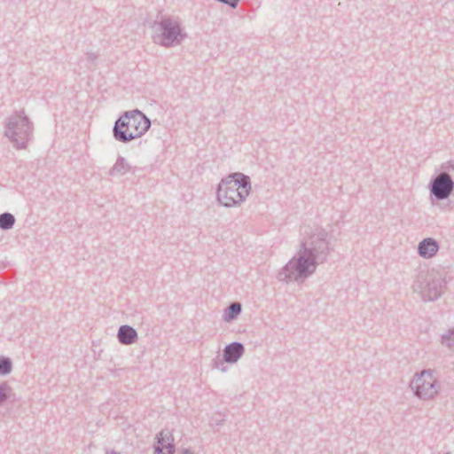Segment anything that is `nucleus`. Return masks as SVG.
Instances as JSON below:
<instances>
[{"label":"nucleus","instance_id":"f8f14e48","mask_svg":"<svg viewBox=\"0 0 454 454\" xmlns=\"http://www.w3.org/2000/svg\"><path fill=\"white\" fill-rule=\"evenodd\" d=\"M15 217L12 214L4 212L0 215V229L3 231L11 230L15 223Z\"/></svg>","mask_w":454,"mask_h":454},{"label":"nucleus","instance_id":"0eeeda50","mask_svg":"<svg viewBox=\"0 0 454 454\" xmlns=\"http://www.w3.org/2000/svg\"><path fill=\"white\" fill-rule=\"evenodd\" d=\"M117 339L123 345H130L137 340L138 334L132 326L123 325L119 327Z\"/></svg>","mask_w":454,"mask_h":454},{"label":"nucleus","instance_id":"1a4fd4ad","mask_svg":"<svg viewBox=\"0 0 454 454\" xmlns=\"http://www.w3.org/2000/svg\"><path fill=\"white\" fill-rule=\"evenodd\" d=\"M243 353V347L239 343H232L224 350V359L227 362H236Z\"/></svg>","mask_w":454,"mask_h":454},{"label":"nucleus","instance_id":"20e7f679","mask_svg":"<svg viewBox=\"0 0 454 454\" xmlns=\"http://www.w3.org/2000/svg\"><path fill=\"white\" fill-rule=\"evenodd\" d=\"M452 190V182L448 175L442 174L433 184V193L441 199L446 198Z\"/></svg>","mask_w":454,"mask_h":454},{"label":"nucleus","instance_id":"ddd939ff","mask_svg":"<svg viewBox=\"0 0 454 454\" xmlns=\"http://www.w3.org/2000/svg\"><path fill=\"white\" fill-rule=\"evenodd\" d=\"M12 363L9 357L0 356V375H7L12 372Z\"/></svg>","mask_w":454,"mask_h":454},{"label":"nucleus","instance_id":"f3484780","mask_svg":"<svg viewBox=\"0 0 454 454\" xmlns=\"http://www.w3.org/2000/svg\"><path fill=\"white\" fill-rule=\"evenodd\" d=\"M86 58L88 61H90L91 63H94L96 59H98V54L94 52H88L86 54Z\"/></svg>","mask_w":454,"mask_h":454},{"label":"nucleus","instance_id":"9d476101","mask_svg":"<svg viewBox=\"0 0 454 454\" xmlns=\"http://www.w3.org/2000/svg\"><path fill=\"white\" fill-rule=\"evenodd\" d=\"M438 249V246L435 241L431 239H427L423 240L419 247V251L420 255L424 257H431L433 256Z\"/></svg>","mask_w":454,"mask_h":454},{"label":"nucleus","instance_id":"dca6fc26","mask_svg":"<svg viewBox=\"0 0 454 454\" xmlns=\"http://www.w3.org/2000/svg\"><path fill=\"white\" fill-rule=\"evenodd\" d=\"M241 307L239 303H233L230 307V317L232 318L234 316L240 312Z\"/></svg>","mask_w":454,"mask_h":454},{"label":"nucleus","instance_id":"423d86ee","mask_svg":"<svg viewBox=\"0 0 454 454\" xmlns=\"http://www.w3.org/2000/svg\"><path fill=\"white\" fill-rule=\"evenodd\" d=\"M415 387L417 388L416 394L419 397H426L433 394L432 377L429 373L423 372L419 378L415 380Z\"/></svg>","mask_w":454,"mask_h":454},{"label":"nucleus","instance_id":"4468645a","mask_svg":"<svg viewBox=\"0 0 454 454\" xmlns=\"http://www.w3.org/2000/svg\"><path fill=\"white\" fill-rule=\"evenodd\" d=\"M12 388L7 382L0 383V405L11 397Z\"/></svg>","mask_w":454,"mask_h":454},{"label":"nucleus","instance_id":"f03ea898","mask_svg":"<svg viewBox=\"0 0 454 454\" xmlns=\"http://www.w3.org/2000/svg\"><path fill=\"white\" fill-rule=\"evenodd\" d=\"M247 177L241 173L230 175L219 185L218 200L225 207L239 204L248 195Z\"/></svg>","mask_w":454,"mask_h":454},{"label":"nucleus","instance_id":"a211bd4d","mask_svg":"<svg viewBox=\"0 0 454 454\" xmlns=\"http://www.w3.org/2000/svg\"><path fill=\"white\" fill-rule=\"evenodd\" d=\"M105 454H121V452L115 451L114 450L106 449Z\"/></svg>","mask_w":454,"mask_h":454},{"label":"nucleus","instance_id":"2eb2a0df","mask_svg":"<svg viewBox=\"0 0 454 454\" xmlns=\"http://www.w3.org/2000/svg\"><path fill=\"white\" fill-rule=\"evenodd\" d=\"M313 270V263L309 262L308 261H305L304 262H299V272L300 274L306 273L309 271H312Z\"/></svg>","mask_w":454,"mask_h":454},{"label":"nucleus","instance_id":"6ab92c4d","mask_svg":"<svg viewBox=\"0 0 454 454\" xmlns=\"http://www.w3.org/2000/svg\"><path fill=\"white\" fill-rule=\"evenodd\" d=\"M146 124V129L149 128L150 126V121L148 119H146L145 116H144V125Z\"/></svg>","mask_w":454,"mask_h":454},{"label":"nucleus","instance_id":"f257e3e1","mask_svg":"<svg viewBox=\"0 0 454 454\" xmlns=\"http://www.w3.org/2000/svg\"><path fill=\"white\" fill-rule=\"evenodd\" d=\"M4 136L16 149H25L33 137L34 124L24 109L15 111L6 119Z\"/></svg>","mask_w":454,"mask_h":454},{"label":"nucleus","instance_id":"6e6552de","mask_svg":"<svg viewBox=\"0 0 454 454\" xmlns=\"http://www.w3.org/2000/svg\"><path fill=\"white\" fill-rule=\"evenodd\" d=\"M180 35L179 27L172 22L166 23L161 35V43L164 45L172 44Z\"/></svg>","mask_w":454,"mask_h":454},{"label":"nucleus","instance_id":"7ed1b4c3","mask_svg":"<svg viewBox=\"0 0 454 454\" xmlns=\"http://www.w3.org/2000/svg\"><path fill=\"white\" fill-rule=\"evenodd\" d=\"M137 114L142 116V111L136 109L125 112L116 120L113 128V136L115 140L127 143L142 137V129H139L140 121L135 117Z\"/></svg>","mask_w":454,"mask_h":454},{"label":"nucleus","instance_id":"39448f33","mask_svg":"<svg viewBox=\"0 0 454 454\" xmlns=\"http://www.w3.org/2000/svg\"><path fill=\"white\" fill-rule=\"evenodd\" d=\"M173 436L168 431H161L157 438L155 454H173Z\"/></svg>","mask_w":454,"mask_h":454},{"label":"nucleus","instance_id":"9b49d317","mask_svg":"<svg viewBox=\"0 0 454 454\" xmlns=\"http://www.w3.org/2000/svg\"><path fill=\"white\" fill-rule=\"evenodd\" d=\"M130 169L129 165L127 163L123 157H118L115 164L110 169L109 174L113 176L120 175L122 176L129 172Z\"/></svg>","mask_w":454,"mask_h":454},{"label":"nucleus","instance_id":"aec40b11","mask_svg":"<svg viewBox=\"0 0 454 454\" xmlns=\"http://www.w3.org/2000/svg\"><path fill=\"white\" fill-rule=\"evenodd\" d=\"M182 454H192V453L190 451H188V450H185Z\"/></svg>","mask_w":454,"mask_h":454}]
</instances>
